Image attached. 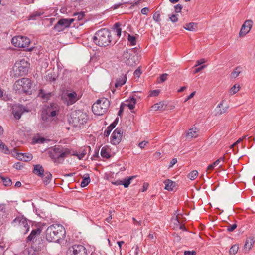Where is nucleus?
<instances>
[{
	"label": "nucleus",
	"instance_id": "1",
	"mask_svg": "<svg viewBox=\"0 0 255 255\" xmlns=\"http://www.w3.org/2000/svg\"><path fill=\"white\" fill-rule=\"evenodd\" d=\"M65 230L63 226L59 224H52L49 226L45 233L46 239L49 242L59 243L65 237Z\"/></svg>",
	"mask_w": 255,
	"mask_h": 255
},
{
	"label": "nucleus",
	"instance_id": "2",
	"mask_svg": "<svg viewBox=\"0 0 255 255\" xmlns=\"http://www.w3.org/2000/svg\"><path fill=\"white\" fill-rule=\"evenodd\" d=\"M49 156L56 163L62 162L65 157L70 155H75L68 148H63L61 146H55L48 152Z\"/></svg>",
	"mask_w": 255,
	"mask_h": 255
},
{
	"label": "nucleus",
	"instance_id": "3",
	"mask_svg": "<svg viewBox=\"0 0 255 255\" xmlns=\"http://www.w3.org/2000/svg\"><path fill=\"white\" fill-rule=\"evenodd\" d=\"M93 40L99 46H107L111 42V32L107 29H101L96 32Z\"/></svg>",
	"mask_w": 255,
	"mask_h": 255
},
{
	"label": "nucleus",
	"instance_id": "4",
	"mask_svg": "<svg viewBox=\"0 0 255 255\" xmlns=\"http://www.w3.org/2000/svg\"><path fill=\"white\" fill-rule=\"evenodd\" d=\"M29 63L25 59L16 61L12 68L11 75L14 78L25 75L28 72Z\"/></svg>",
	"mask_w": 255,
	"mask_h": 255
},
{
	"label": "nucleus",
	"instance_id": "5",
	"mask_svg": "<svg viewBox=\"0 0 255 255\" xmlns=\"http://www.w3.org/2000/svg\"><path fill=\"white\" fill-rule=\"evenodd\" d=\"M110 105V101L107 98H100L93 105L92 111L95 115H102L107 111Z\"/></svg>",
	"mask_w": 255,
	"mask_h": 255
},
{
	"label": "nucleus",
	"instance_id": "6",
	"mask_svg": "<svg viewBox=\"0 0 255 255\" xmlns=\"http://www.w3.org/2000/svg\"><path fill=\"white\" fill-rule=\"evenodd\" d=\"M87 115L81 110H76L70 114V119L69 121L74 127H80L86 123Z\"/></svg>",
	"mask_w": 255,
	"mask_h": 255
},
{
	"label": "nucleus",
	"instance_id": "7",
	"mask_svg": "<svg viewBox=\"0 0 255 255\" xmlns=\"http://www.w3.org/2000/svg\"><path fill=\"white\" fill-rule=\"evenodd\" d=\"M31 86V81L29 79L23 78L16 81L13 86L16 91L27 93L30 92Z\"/></svg>",
	"mask_w": 255,
	"mask_h": 255
},
{
	"label": "nucleus",
	"instance_id": "8",
	"mask_svg": "<svg viewBox=\"0 0 255 255\" xmlns=\"http://www.w3.org/2000/svg\"><path fill=\"white\" fill-rule=\"evenodd\" d=\"M11 225L14 226H19L21 229L23 230L24 234H26L29 228L27 219L23 216H18L15 218L11 222Z\"/></svg>",
	"mask_w": 255,
	"mask_h": 255
},
{
	"label": "nucleus",
	"instance_id": "9",
	"mask_svg": "<svg viewBox=\"0 0 255 255\" xmlns=\"http://www.w3.org/2000/svg\"><path fill=\"white\" fill-rule=\"evenodd\" d=\"M67 255H87V251L83 245H74L69 248Z\"/></svg>",
	"mask_w": 255,
	"mask_h": 255
},
{
	"label": "nucleus",
	"instance_id": "10",
	"mask_svg": "<svg viewBox=\"0 0 255 255\" xmlns=\"http://www.w3.org/2000/svg\"><path fill=\"white\" fill-rule=\"evenodd\" d=\"M11 43L15 47L24 48L28 47L30 40L26 37L17 36L12 38Z\"/></svg>",
	"mask_w": 255,
	"mask_h": 255
},
{
	"label": "nucleus",
	"instance_id": "11",
	"mask_svg": "<svg viewBox=\"0 0 255 255\" xmlns=\"http://www.w3.org/2000/svg\"><path fill=\"white\" fill-rule=\"evenodd\" d=\"M74 19L69 18V19H61L55 25L53 29L57 32H61L64 30L66 28L70 27L71 24L74 22Z\"/></svg>",
	"mask_w": 255,
	"mask_h": 255
},
{
	"label": "nucleus",
	"instance_id": "12",
	"mask_svg": "<svg viewBox=\"0 0 255 255\" xmlns=\"http://www.w3.org/2000/svg\"><path fill=\"white\" fill-rule=\"evenodd\" d=\"M123 130L121 128H117L112 133L111 142L114 145L118 144L121 141Z\"/></svg>",
	"mask_w": 255,
	"mask_h": 255
},
{
	"label": "nucleus",
	"instance_id": "13",
	"mask_svg": "<svg viewBox=\"0 0 255 255\" xmlns=\"http://www.w3.org/2000/svg\"><path fill=\"white\" fill-rule=\"evenodd\" d=\"M29 111L28 108L20 104L15 105L13 108V114L16 119H19L24 113Z\"/></svg>",
	"mask_w": 255,
	"mask_h": 255
},
{
	"label": "nucleus",
	"instance_id": "14",
	"mask_svg": "<svg viewBox=\"0 0 255 255\" xmlns=\"http://www.w3.org/2000/svg\"><path fill=\"white\" fill-rule=\"evenodd\" d=\"M41 232V229L40 228L32 230L30 235L27 238V242L32 241L34 242L38 238Z\"/></svg>",
	"mask_w": 255,
	"mask_h": 255
},
{
	"label": "nucleus",
	"instance_id": "15",
	"mask_svg": "<svg viewBox=\"0 0 255 255\" xmlns=\"http://www.w3.org/2000/svg\"><path fill=\"white\" fill-rule=\"evenodd\" d=\"M44 11L43 9H38L33 11L28 16V20H37L39 19L41 16L43 15Z\"/></svg>",
	"mask_w": 255,
	"mask_h": 255
},
{
	"label": "nucleus",
	"instance_id": "16",
	"mask_svg": "<svg viewBox=\"0 0 255 255\" xmlns=\"http://www.w3.org/2000/svg\"><path fill=\"white\" fill-rule=\"evenodd\" d=\"M67 105H71L74 104L79 98L75 92L68 93L67 94Z\"/></svg>",
	"mask_w": 255,
	"mask_h": 255
},
{
	"label": "nucleus",
	"instance_id": "17",
	"mask_svg": "<svg viewBox=\"0 0 255 255\" xmlns=\"http://www.w3.org/2000/svg\"><path fill=\"white\" fill-rule=\"evenodd\" d=\"M51 107H48L47 109L48 114H49V117H55L58 112V107L56 104H51Z\"/></svg>",
	"mask_w": 255,
	"mask_h": 255
},
{
	"label": "nucleus",
	"instance_id": "18",
	"mask_svg": "<svg viewBox=\"0 0 255 255\" xmlns=\"http://www.w3.org/2000/svg\"><path fill=\"white\" fill-rule=\"evenodd\" d=\"M127 79V77L126 74H122L117 79L116 82L115 84V87L118 88L119 87H122L126 83Z\"/></svg>",
	"mask_w": 255,
	"mask_h": 255
},
{
	"label": "nucleus",
	"instance_id": "19",
	"mask_svg": "<svg viewBox=\"0 0 255 255\" xmlns=\"http://www.w3.org/2000/svg\"><path fill=\"white\" fill-rule=\"evenodd\" d=\"M33 172L38 176L42 177L44 173V170L43 167L40 164L34 165Z\"/></svg>",
	"mask_w": 255,
	"mask_h": 255
},
{
	"label": "nucleus",
	"instance_id": "20",
	"mask_svg": "<svg viewBox=\"0 0 255 255\" xmlns=\"http://www.w3.org/2000/svg\"><path fill=\"white\" fill-rule=\"evenodd\" d=\"M223 101L221 102L218 105V106L216 107V108H215L216 116L221 115L222 114L225 113V112H226V111H227V110L228 109V106H226V107L223 108L222 109H221V107L223 106Z\"/></svg>",
	"mask_w": 255,
	"mask_h": 255
},
{
	"label": "nucleus",
	"instance_id": "21",
	"mask_svg": "<svg viewBox=\"0 0 255 255\" xmlns=\"http://www.w3.org/2000/svg\"><path fill=\"white\" fill-rule=\"evenodd\" d=\"M254 243V237H249V238H247L245 244L244 245L245 249L248 250V251L252 249Z\"/></svg>",
	"mask_w": 255,
	"mask_h": 255
},
{
	"label": "nucleus",
	"instance_id": "22",
	"mask_svg": "<svg viewBox=\"0 0 255 255\" xmlns=\"http://www.w3.org/2000/svg\"><path fill=\"white\" fill-rule=\"evenodd\" d=\"M198 130L195 128H193L188 130L186 133V136L188 138H192L193 137H196L198 135Z\"/></svg>",
	"mask_w": 255,
	"mask_h": 255
},
{
	"label": "nucleus",
	"instance_id": "23",
	"mask_svg": "<svg viewBox=\"0 0 255 255\" xmlns=\"http://www.w3.org/2000/svg\"><path fill=\"white\" fill-rule=\"evenodd\" d=\"M18 158L19 160L24 161H30L32 158V155L28 153H21L18 154Z\"/></svg>",
	"mask_w": 255,
	"mask_h": 255
},
{
	"label": "nucleus",
	"instance_id": "24",
	"mask_svg": "<svg viewBox=\"0 0 255 255\" xmlns=\"http://www.w3.org/2000/svg\"><path fill=\"white\" fill-rule=\"evenodd\" d=\"M165 185V189L168 191H173V188L175 187L176 183L175 182L168 179L164 182Z\"/></svg>",
	"mask_w": 255,
	"mask_h": 255
},
{
	"label": "nucleus",
	"instance_id": "25",
	"mask_svg": "<svg viewBox=\"0 0 255 255\" xmlns=\"http://www.w3.org/2000/svg\"><path fill=\"white\" fill-rule=\"evenodd\" d=\"M126 102L127 103L125 104V107H128L130 110H133L135 107L136 99L133 97H132L129 100H127Z\"/></svg>",
	"mask_w": 255,
	"mask_h": 255
},
{
	"label": "nucleus",
	"instance_id": "26",
	"mask_svg": "<svg viewBox=\"0 0 255 255\" xmlns=\"http://www.w3.org/2000/svg\"><path fill=\"white\" fill-rule=\"evenodd\" d=\"M8 214L5 212L4 204H0V221H4L7 218Z\"/></svg>",
	"mask_w": 255,
	"mask_h": 255
},
{
	"label": "nucleus",
	"instance_id": "27",
	"mask_svg": "<svg viewBox=\"0 0 255 255\" xmlns=\"http://www.w3.org/2000/svg\"><path fill=\"white\" fill-rule=\"evenodd\" d=\"M183 28L188 31H195L197 29V24L194 22L187 23L183 26Z\"/></svg>",
	"mask_w": 255,
	"mask_h": 255
},
{
	"label": "nucleus",
	"instance_id": "28",
	"mask_svg": "<svg viewBox=\"0 0 255 255\" xmlns=\"http://www.w3.org/2000/svg\"><path fill=\"white\" fill-rule=\"evenodd\" d=\"M43 182L46 184H49L52 179V174L49 172H46L42 176Z\"/></svg>",
	"mask_w": 255,
	"mask_h": 255
},
{
	"label": "nucleus",
	"instance_id": "29",
	"mask_svg": "<svg viewBox=\"0 0 255 255\" xmlns=\"http://www.w3.org/2000/svg\"><path fill=\"white\" fill-rule=\"evenodd\" d=\"M90 182V178L88 174H85L83 177V180L81 182V186L85 187L87 186Z\"/></svg>",
	"mask_w": 255,
	"mask_h": 255
},
{
	"label": "nucleus",
	"instance_id": "30",
	"mask_svg": "<svg viewBox=\"0 0 255 255\" xmlns=\"http://www.w3.org/2000/svg\"><path fill=\"white\" fill-rule=\"evenodd\" d=\"M165 104L163 102L161 101L158 103L154 104L151 108L153 110H163L164 109Z\"/></svg>",
	"mask_w": 255,
	"mask_h": 255
},
{
	"label": "nucleus",
	"instance_id": "31",
	"mask_svg": "<svg viewBox=\"0 0 255 255\" xmlns=\"http://www.w3.org/2000/svg\"><path fill=\"white\" fill-rule=\"evenodd\" d=\"M101 155L103 158H109L110 157L109 149L106 147L102 148L101 150Z\"/></svg>",
	"mask_w": 255,
	"mask_h": 255
},
{
	"label": "nucleus",
	"instance_id": "32",
	"mask_svg": "<svg viewBox=\"0 0 255 255\" xmlns=\"http://www.w3.org/2000/svg\"><path fill=\"white\" fill-rule=\"evenodd\" d=\"M56 79L57 76L55 73L53 72L48 73L46 76V80L50 82L54 81L56 80Z\"/></svg>",
	"mask_w": 255,
	"mask_h": 255
},
{
	"label": "nucleus",
	"instance_id": "33",
	"mask_svg": "<svg viewBox=\"0 0 255 255\" xmlns=\"http://www.w3.org/2000/svg\"><path fill=\"white\" fill-rule=\"evenodd\" d=\"M242 68L240 66L237 67L234 71H233L231 74V76L232 78H235L237 77L240 73L242 72Z\"/></svg>",
	"mask_w": 255,
	"mask_h": 255
},
{
	"label": "nucleus",
	"instance_id": "34",
	"mask_svg": "<svg viewBox=\"0 0 255 255\" xmlns=\"http://www.w3.org/2000/svg\"><path fill=\"white\" fill-rule=\"evenodd\" d=\"M224 157H221V158H220L219 159H218V160H217L216 161H215L214 163H213L212 164H210L207 168V171L208 170H213L214 167L215 166H216L217 165H218L219 163L220 162V161L222 160V161H224Z\"/></svg>",
	"mask_w": 255,
	"mask_h": 255
},
{
	"label": "nucleus",
	"instance_id": "35",
	"mask_svg": "<svg viewBox=\"0 0 255 255\" xmlns=\"http://www.w3.org/2000/svg\"><path fill=\"white\" fill-rule=\"evenodd\" d=\"M0 178L5 186H9L12 184V181L9 178L5 177L1 175L0 176Z\"/></svg>",
	"mask_w": 255,
	"mask_h": 255
},
{
	"label": "nucleus",
	"instance_id": "36",
	"mask_svg": "<svg viewBox=\"0 0 255 255\" xmlns=\"http://www.w3.org/2000/svg\"><path fill=\"white\" fill-rule=\"evenodd\" d=\"M134 177L135 176H130L124 179V180L122 181V185H123L125 188L128 187L130 183L131 180H132Z\"/></svg>",
	"mask_w": 255,
	"mask_h": 255
},
{
	"label": "nucleus",
	"instance_id": "37",
	"mask_svg": "<svg viewBox=\"0 0 255 255\" xmlns=\"http://www.w3.org/2000/svg\"><path fill=\"white\" fill-rule=\"evenodd\" d=\"M125 62L126 64L128 66L135 65L136 64L135 61V56L131 55L130 57L128 59L125 60Z\"/></svg>",
	"mask_w": 255,
	"mask_h": 255
},
{
	"label": "nucleus",
	"instance_id": "38",
	"mask_svg": "<svg viewBox=\"0 0 255 255\" xmlns=\"http://www.w3.org/2000/svg\"><path fill=\"white\" fill-rule=\"evenodd\" d=\"M46 140L45 138L41 137H34L33 138L32 142L34 144H42Z\"/></svg>",
	"mask_w": 255,
	"mask_h": 255
},
{
	"label": "nucleus",
	"instance_id": "39",
	"mask_svg": "<svg viewBox=\"0 0 255 255\" xmlns=\"http://www.w3.org/2000/svg\"><path fill=\"white\" fill-rule=\"evenodd\" d=\"M120 25L121 24L119 22L116 23L114 25V27L115 29V32L118 37H120L121 35L122 29L120 27Z\"/></svg>",
	"mask_w": 255,
	"mask_h": 255
},
{
	"label": "nucleus",
	"instance_id": "40",
	"mask_svg": "<svg viewBox=\"0 0 255 255\" xmlns=\"http://www.w3.org/2000/svg\"><path fill=\"white\" fill-rule=\"evenodd\" d=\"M114 128L115 127L114 124H110V126H108L105 130L104 133V136L106 137H108L110 135L111 131L114 129Z\"/></svg>",
	"mask_w": 255,
	"mask_h": 255
},
{
	"label": "nucleus",
	"instance_id": "41",
	"mask_svg": "<svg viewBox=\"0 0 255 255\" xmlns=\"http://www.w3.org/2000/svg\"><path fill=\"white\" fill-rule=\"evenodd\" d=\"M198 172L196 170H193L190 172L188 175V177L191 180H194L197 176Z\"/></svg>",
	"mask_w": 255,
	"mask_h": 255
},
{
	"label": "nucleus",
	"instance_id": "42",
	"mask_svg": "<svg viewBox=\"0 0 255 255\" xmlns=\"http://www.w3.org/2000/svg\"><path fill=\"white\" fill-rule=\"evenodd\" d=\"M238 246L236 244L233 245L229 250L230 255H235L238 251Z\"/></svg>",
	"mask_w": 255,
	"mask_h": 255
},
{
	"label": "nucleus",
	"instance_id": "43",
	"mask_svg": "<svg viewBox=\"0 0 255 255\" xmlns=\"http://www.w3.org/2000/svg\"><path fill=\"white\" fill-rule=\"evenodd\" d=\"M128 40L130 42V45L134 46L136 44V38L134 36H132L130 34H128Z\"/></svg>",
	"mask_w": 255,
	"mask_h": 255
},
{
	"label": "nucleus",
	"instance_id": "44",
	"mask_svg": "<svg viewBox=\"0 0 255 255\" xmlns=\"http://www.w3.org/2000/svg\"><path fill=\"white\" fill-rule=\"evenodd\" d=\"M243 25L246 27L248 32H249L252 27L253 22L251 20H248L245 21Z\"/></svg>",
	"mask_w": 255,
	"mask_h": 255
},
{
	"label": "nucleus",
	"instance_id": "45",
	"mask_svg": "<svg viewBox=\"0 0 255 255\" xmlns=\"http://www.w3.org/2000/svg\"><path fill=\"white\" fill-rule=\"evenodd\" d=\"M49 114H48L47 110H43L41 113V119L43 121H46L49 118Z\"/></svg>",
	"mask_w": 255,
	"mask_h": 255
},
{
	"label": "nucleus",
	"instance_id": "46",
	"mask_svg": "<svg viewBox=\"0 0 255 255\" xmlns=\"http://www.w3.org/2000/svg\"><path fill=\"white\" fill-rule=\"evenodd\" d=\"M248 32H249L247 28H246V27L243 24L239 32V35L240 36H244L245 35H246Z\"/></svg>",
	"mask_w": 255,
	"mask_h": 255
},
{
	"label": "nucleus",
	"instance_id": "47",
	"mask_svg": "<svg viewBox=\"0 0 255 255\" xmlns=\"http://www.w3.org/2000/svg\"><path fill=\"white\" fill-rule=\"evenodd\" d=\"M240 89V86L238 85L237 87H236V85H234L230 90V95H232L235 94L236 93H237Z\"/></svg>",
	"mask_w": 255,
	"mask_h": 255
},
{
	"label": "nucleus",
	"instance_id": "48",
	"mask_svg": "<svg viewBox=\"0 0 255 255\" xmlns=\"http://www.w3.org/2000/svg\"><path fill=\"white\" fill-rule=\"evenodd\" d=\"M177 14H173L171 15H169V19L171 20V22L173 23H175L178 21V18L177 17Z\"/></svg>",
	"mask_w": 255,
	"mask_h": 255
},
{
	"label": "nucleus",
	"instance_id": "49",
	"mask_svg": "<svg viewBox=\"0 0 255 255\" xmlns=\"http://www.w3.org/2000/svg\"><path fill=\"white\" fill-rule=\"evenodd\" d=\"M131 55L130 53H129V51L128 50H126L124 51L123 57L124 59L128 60L130 57Z\"/></svg>",
	"mask_w": 255,
	"mask_h": 255
},
{
	"label": "nucleus",
	"instance_id": "50",
	"mask_svg": "<svg viewBox=\"0 0 255 255\" xmlns=\"http://www.w3.org/2000/svg\"><path fill=\"white\" fill-rule=\"evenodd\" d=\"M160 14L158 12H156L153 15V19L156 22H159L160 21Z\"/></svg>",
	"mask_w": 255,
	"mask_h": 255
},
{
	"label": "nucleus",
	"instance_id": "51",
	"mask_svg": "<svg viewBox=\"0 0 255 255\" xmlns=\"http://www.w3.org/2000/svg\"><path fill=\"white\" fill-rule=\"evenodd\" d=\"M237 228L236 224H233L232 225H229L227 226V230L228 232H232Z\"/></svg>",
	"mask_w": 255,
	"mask_h": 255
},
{
	"label": "nucleus",
	"instance_id": "52",
	"mask_svg": "<svg viewBox=\"0 0 255 255\" xmlns=\"http://www.w3.org/2000/svg\"><path fill=\"white\" fill-rule=\"evenodd\" d=\"M168 76V74L166 73L163 74L161 75V76L159 77V82H164L166 79L167 77Z\"/></svg>",
	"mask_w": 255,
	"mask_h": 255
},
{
	"label": "nucleus",
	"instance_id": "53",
	"mask_svg": "<svg viewBox=\"0 0 255 255\" xmlns=\"http://www.w3.org/2000/svg\"><path fill=\"white\" fill-rule=\"evenodd\" d=\"M159 93H160L159 90H152L150 92L149 95L151 97L157 96L158 95Z\"/></svg>",
	"mask_w": 255,
	"mask_h": 255
},
{
	"label": "nucleus",
	"instance_id": "54",
	"mask_svg": "<svg viewBox=\"0 0 255 255\" xmlns=\"http://www.w3.org/2000/svg\"><path fill=\"white\" fill-rule=\"evenodd\" d=\"M182 9V6L181 4H177L174 6V10L176 13H179L181 12Z\"/></svg>",
	"mask_w": 255,
	"mask_h": 255
},
{
	"label": "nucleus",
	"instance_id": "55",
	"mask_svg": "<svg viewBox=\"0 0 255 255\" xmlns=\"http://www.w3.org/2000/svg\"><path fill=\"white\" fill-rule=\"evenodd\" d=\"M13 167L17 170H20L22 168L23 165L21 162H17L14 164Z\"/></svg>",
	"mask_w": 255,
	"mask_h": 255
},
{
	"label": "nucleus",
	"instance_id": "56",
	"mask_svg": "<svg viewBox=\"0 0 255 255\" xmlns=\"http://www.w3.org/2000/svg\"><path fill=\"white\" fill-rule=\"evenodd\" d=\"M196 254V252L195 251H185L184 252V255H195Z\"/></svg>",
	"mask_w": 255,
	"mask_h": 255
},
{
	"label": "nucleus",
	"instance_id": "57",
	"mask_svg": "<svg viewBox=\"0 0 255 255\" xmlns=\"http://www.w3.org/2000/svg\"><path fill=\"white\" fill-rule=\"evenodd\" d=\"M246 137V136H245L243 137L242 138H239L238 140H237L234 143H233L232 145H231L230 147L233 148L235 146H236L237 144L239 143L241 141L243 140L244 138H245Z\"/></svg>",
	"mask_w": 255,
	"mask_h": 255
},
{
	"label": "nucleus",
	"instance_id": "58",
	"mask_svg": "<svg viewBox=\"0 0 255 255\" xmlns=\"http://www.w3.org/2000/svg\"><path fill=\"white\" fill-rule=\"evenodd\" d=\"M125 103H122L121 106H120V110L118 112V116H121L123 112V111H124V108L125 107Z\"/></svg>",
	"mask_w": 255,
	"mask_h": 255
},
{
	"label": "nucleus",
	"instance_id": "59",
	"mask_svg": "<svg viewBox=\"0 0 255 255\" xmlns=\"http://www.w3.org/2000/svg\"><path fill=\"white\" fill-rule=\"evenodd\" d=\"M148 143V141H142L141 142H140L138 144V146L141 148V149H143L144 148V147Z\"/></svg>",
	"mask_w": 255,
	"mask_h": 255
},
{
	"label": "nucleus",
	"instance_id": "60",
	"mask_svg": "<svg viewBox=\"0 0 255 255\" xmlns=\"http://www.w3.org/2000/svg\"><path fill=\"white\" fill-rule=\"evenodd\" d=\"M177 162V160L176 158H173L172 159V160L170 161L169 168H171Z\"/></svg>",
	"mask_w": 255,
	"mask_h": 255
},
{
	"label": "nucleus",
	"instance_id": "61",
	"mask_svg": "<svg viewBox=\"0 0 255 255\" xmlns=\"http://www.w3.org/2000/svg\"><path fill=\"white\" fill-rule=\"evenodd\" d=\"M206 67V65H202L196 69H195L194 73L195 74V73H197L199 72H200V71H201L202 70H203L204 68H205V67Z\"/></svg>",
	"mask_w": 255,
	"mask_h": 255
},
{
	"label": "nucleus",
	"instance_id": "62",
	"mask_svg": "<svg viewBox=\"0 0 255 255\" xmlns=\"http://www.w3.org/2000/svg\"><path fill=\"white\" fill-rule=\"evenodd\" d=\"M205 62V60L204 59H201L196 61V64L195 65V66H199V65H201L202 64L204 63Z\"/></svg>",
	"mask_w": 255,
	"mask_h": 255
},
{
	"label": "nucleus",
	"instance_id": "63",
	"mask_svg": "<svg viewBox=\"0 0 255 255\" xmlns=\"http://www.w3.org/2000/svg\"><path fill=\"white\" fill-rule=\"evenodd\" d=\"M141 74V72L140 69H137L134 72V76H135L137 77H139Z\"/></svg>",
	"mask_w": 255,
	"mask_h": 255
},
{
	"label": "nucleus",
	"instance_id": "64",
	"mask_svg": "<svg viewBox=\"0 0 255 255\" xmlns=\"http://www.w3.org/2000/svg\"><path fill=\"white\" fill-rule=\"evenodd\" d=\"M148 11L149 9L147 7H144L141 9V12L143 14L146 15L147 14Z\"/></svg>",
	"mask_w": 255,
	"mask_h": 255
}]
</instances>
